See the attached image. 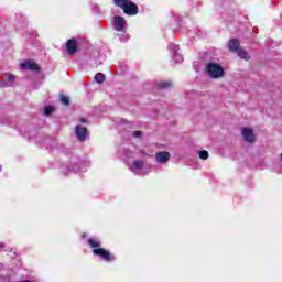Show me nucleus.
I'll return each mask as SVG.
<instances>
[{
  "label": "nucleus",
  "mask_w": 282,
  "mask_h": 282,
  "mask_svg": "<svg viewBox=\"0 0 282 282\" xmlns=\"http://www.w3.org/2000/svg\"><path fill=\"white\" fill-rule=\"evenodd\" d=\"M207 74L210 78H223L225 75L224 67L217 63H209L207 64Z\"/></svg>",
  "instance_id": "1"
},
{
  "label": "nucleus",
  "mask_w": 282,
  "mask_h": 282,
  "mask_svg": "<svg viewBox=\"0 0 282 282\" xmlns=\"http://www.w3.org/2000/svg\"><path fill=\"white\" fill-rule=\"evenodd\" d=\"M93 254L95 257H100V259H102L104 261H107V263H111V261H116V256L111 253V251L105 248L93 249Z\"/></svg>",
  "instance_id": "2"
},
{
  "label": "nucleus",
  "mask_w": 282,
  "mask_h": 282,
  "mask_svg": "<svg viewBox=\"0 0 282 282\" xmlns=\"http://www.w3.org/2000/svg\"><path fill=\"white\" fill-rule=\"evenodd\" d=\"M121 10L124 12V14H128V17H135V14L139 12L138 4L131 0H128L124 6L121 7Z\"/></svg>",
  "instance_id": "3"
},
{
  "label": "nucleus",
  "mask_w": 282,
  "mask_h": 282,
  "mask_svg": "<svg viewBox=\"0 0 282 282\" xmlns=\"http://www.w3.org/2000/svg\"><path fill=\"white\" fill-rule=\"evenodd\" d=\"M65 47L66 54H68V56H74V54H76L80 50L78 47V40H76V37L67 40Z\"/></svg>",
  "instance_id": "4"
},
{
  "label": "nucleus",
  "mask_w": 282,
  "mask_h": 282,
  "mask_svg": "<svg viewBox=\"0 0 282 282\" xmlns=\"http://www.w3.org/2000/svg\"><path fill=\"white\" fill-rule=\"evenodd\" d=\"M113 26L117 32H127V20L123 17L115 15Z\"/></svg>",
  "instance_id": "5"
},
{
  "label": "nucleus",
  "mask_w": 282,
  "mask_h": 282,
  "mask_svg": "<svg viewBox=\"0 0 282 282\" xmlns=\"http://www.w3.org/2000/svg\"><path fill=\"white\" fill-rule=\"evenodd\" d=\"M21 69H28L30 72H35V74H39L41 72V66L36 64L32 59H26L23 63L20 64Z\"/></svg>",
  "instance_id": "6"
},
{
  "label": "nucleus",
  "mask_w": 282,
  "mask_h": 282,
  "mask_svg": "<svg viewBox=\"0 0 282 282\" xmlns=\"http://www.w3.org/2000/svg\"><path fill=\"white\" fill-rule=\"evenodd\" d=\"M75 133L79 142H85V140H87V135H89V130H87V127L78 124L75 128Z\"/></svg>",
  "instance_id": "7"
},
{
  "label": "nucleus",
  "mask_w": 282,
  "mask_h": 282,
  "mask_svg": "<svg viewBox=\"0 0 282 282\" xmlns=\"http://www.w3.org/2000/svg\"><path fill=\"white\" fill-rule=\"evenodd\" d=\"M242 138L245 139L246 142H248L249 144H252L256 142V138H254V131H252V129H248L245 128L242 129Z\"/></svg>",
  "instance_id": "8"
},
{
  "label": "nucleus",
  "mask_w": 282,
  "mask_h": 282,
  "mask_svg": "<svg viewBox=\"0 0 282 282\" xmlns=\"http://www.w3.org/2000/svg\"><path fill=\"white\" fill-rule=\"evenodd\" d=\"M156 162H160L161 164H166L169 160H171V153L169 152H158L155 154Z\"/></svg>",
  "instance_id": "9"
},
{
  "label": "nucleus",
  "mask_w": 282,
  "mask_h": 282,
  "mask_svg": "<svg viewBox=\"0 0 282 282\" xmlns=\"http://www.w3.org/2000/svg\"><path fill=\"white\" fill-rule=\"evenodd\" d=\"M239 40L237 39H231L229 41L228 47H229V52H238L239 50Z\"/></svg>",
  "instance_id": "10"
},
{
  "label": "nucleus",
  "mask_w": 282,
  "mask_h": 282,
  "mask_svg": "<svg viewBox=\"0 0 282 282\" xmlns=\"http://www.w3.org/2000/svg\"><path fill=\"white\" fill-rule=\"evenodd\" d=\"M141 169H144V161H133L131 171H141Z\"/></svg>",
  "instance_id": "11"
},
{
  "label": "nucleus",
  "mask_w": 282,
  "mask_h": 282,
  "mask_svg": "<svg viewBox=\"0 0 282 282\" xmlns=\"http://www.w3.org/2000/svg\"><path fill=\"white\" fill-rule=\"evenodd\" d=\"M87 243H88V246H90V248H95V250L100 248V241H98V239L89 238L87 240Z\"/></svg>",
  "instance_id": "12"
},
{
  "label": "nucleus",
  "mask_w": 282,
  "mask_h": 282,
  "mask_svg": "<svg viewBox=\"0 0 282 282\" xmlns=\"http://www.w3.org/2000/svg\"><path fill=\"white\" fill-rule=\"evenodd\" d=\"M238 56L239 58H242V61H250V55L246 52V50L239 48Z\"/></svg>",
  "instance_id": "13"
},
{
  "label": "nucleus",
  "mask_w": 282,
  "mask_h": 282,
  "mask_svg": "<svg viewBox=\"0 0 282 282\" xmlns=\"http://www.w3.org/2000/svg\"><path fill=\"white\" fill-rule=\"evenodd\" d=\"M159 89H169V87H173V83L171 82H160L156 84Z\"/></svg>",
  "instance_id": "14"
},
{
  "label": "nucleus",
  "mask_w": 282,
  "mask_h": 282,
  "mask_svg": "<svg viewBox=\"0 0 282 282\" xmlns=\"http://www.w3.org/2000/svg\"><path fill=\"white\" fill-rule=\"evenodd\" d=\"M95 80L100 85L105 83V74L102 73H97L95 76Z\"/></svg>",
  "instance_id": "15"
},
{
  "label": "nucleus",
  "mask_w": 282,
  "mask_h": 282,
  "mask_svg": "<svg viewBox=\"0 0 282 282\" xmlns=\"http://www.w3.org/2000/svg\"><path fill=\"white\" fill-rule=\"evenodd\" d=\"M112 1H113L115 6H116L117 8H121V9H122V7L124 6V3H127L129 0H112Z\"/></svg>",
  "instance_id": "16"
},
{
  "label": "nucleus",
  "mask_w": 282,
  "mask_h": 282,
  "mask_svg": "<svg viewBox=\"0 0 282 282\" xmlns=\"http://www.w3.org/2000/svg\"><path fill=\"white\" fill-rule=\"evenodd\" d=\"M44 113H45V116H51L52 113H54V107L53 106L45 107Z\"/></svg>",
  "instance_id": "17"
},
{
  "label": "nucleus",
  "mask_w": 282,
  "mask_h": 282,
  "mask_svg": "<svg viewBox=\"0 0 282 282\" xmlns=\"http://www.w3.org/2000/svg\"><path fill=\"white\" fill-rule=\"evenodd\" d=\"M200 160H208V151L203 150L198 152Z\"/></svg>",
  "instance_id": "18"
},
{
  "label": "nucleus",
  "mask_w": 282,
  "mask_h": 282,
  "mask_svg": "<svg viewBox=\"0 0 282 282\" xmlns=\"http://www.w3.org/2000/svg\"><path fill=\"white\" fill-rule=\"evenodd\" d=\"M61 102H63V105H66V107L69 106V97L62 96L61 97Z\"/></svg>",
  "instance_id": "19"
},
{
  "label": "nucleus",
  "mask_w": 282,
  "mask_h": 282,
  "mask_svg": "<svg viewBox=\"0 0 282 282\" xmlns=\"http://www.w3.org/2000/svg\"><path fill=\"white\" fill-rule=\"evenodd\" d=\"M6 78H8V80H10L12 83L14 80V75L6 74Z\"/></svg>",
  "instance_id": "20"
},
{
  "label": "nucleus",
  "mask_w": 282,
  "mask_h": 282,
  "mask_svg": "<svg viewBox=\"0 0 282 282\" xmlns=\"http://www.w3.org/2000/svg\"><path fill=\"white\" fill-rule=\"evenodd\" d=\"M134 138H142V131H134Z\"/></svg>",
  "instance_id": "21"
},
{
  "label": "nucleus",
  "mask_w": 282,
  "mask_h": 282,
  "mask_svg": "<svg viewBox=\"0 0 282 282\" xmlns=\"http://www.w3.org/2000/svg\"><path fill=\"white\" fill-rule=\"evenodd\" d=\"M79 122H82L83 124H87V119L80 118V119H79Z\"/></svg>",
  "instance_id": "22"
},
{
  "label": "nucleus",
  "mask_w": 282,
  "mask_h": 282,
  "mask_svg": "<svg viewBox=\"0 0 282 282\" xmlns=\"http://www.w3.org/2000/svg\"><path fill=\"white\" fill-rule=\"evenodd\" d=\"M3 248H6V245L0 243V251L3 250Z\"/></svg>",
  "instance_id": "23"
}]
</instances>
